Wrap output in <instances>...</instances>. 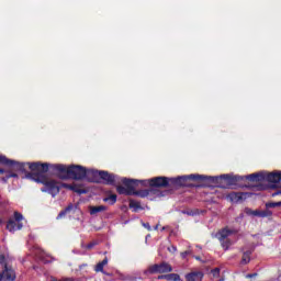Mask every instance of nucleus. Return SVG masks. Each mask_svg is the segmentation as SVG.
Returning a JSON list of instances; mask_svg holds the SVG:
<instances>
[{
    "mask_svg": "<svg viewBox=\"0 0 281 281\" xmlns=\"http://www.w3.org/2000/svg\"><path fill=\"white\" fill-rule=\"evenodd\" d=\"M207 181L217 183L220 179L207 178L205 175L191 173L176 178L159 176L148 180H139V183L145 187L149 186V188H171L172 190H179V188H207Z\"/></svg>",
    "mask_w": 281,
    "mask_h": 281,
    "instance_id": "1",
    "label": "nucleus"
},
{
    "mask_svg": "<svg viewBox=\"0 0 281 281\" xmlns=\"http://www.w3.org/2000/svg\"><path fill=\"white\" fill-rule=\"evenodd\" d=\"M25 167L29 166L31 172H27L25 169V179H30L31 181H35V183H41L44 188L41 189L42 192H47L50 194L53 199L60 194V188H63V183L58 182L55 179H49L47 177V172H52V164L48 162H24Z\"/></svg>",
    "mask_w": 281,
    "mask_h": 281,
    "instance_id": "2",
    "label": "nucleus"
},
{
    "mask_svg": "<svg viewBox=\"0 0 281 281\" xmlns=\"http://www.w3.org/2000/svg\"><path fill=\"white\" fill-rule=\"evenodd\" d=\"M211 179H220L216 182L206 181V186H214L215 188H222L223 190H227V188H232V186H236L240 183V181H250L251 183H260L266 181L265 172H255L248 176H232L229 173H224L221 176H207Z\"/></svg>",
    "mask_w": 281,
    "mask_h": 281,
    "instance_id": "3",
    "label": "nucleus"
},
{
    "mask_svg": "<svg viewBox=\"0 0 281 281\" xmlns=\"http://www.w3.org/2000/svg\"><path fill=\"white\" fill-rule=\"evenodd\" d=\"M52 173L55 175L61 181H67V179H74L75 181H82L87 177V168L80 165H61L55 164L50 166Z\"/></svg>",
    "mask_w": 281,
    "mask_h": 281,
    "instance_id": "4",
    "label": "nucleus"
},
{
    "mask_svg": "<svg viewBox=\"0 0 281 281\" xmlns=\"http://www.w3.org/2000/svg\"><path fill=\"white\" fill-rule=\"evenodd\" d=\"M0 166H4V168L10 170L4 177L1 178L3 183H8V180L10 179H19L18 172H25V162L10 159L3 155H0Z\"/></svg>",
    "mask_w": 281,
    "mask_h": 281,
    "instance_id": "5",
    "label": "nucleus"
},
{
    "mask_svg": "<svg viewBox=\"0 0 281 281\" xmlns=\"http://www.w3.org/2000/svg\"><path fill=\"white\" fill-rule=\"evenodd\" d=\"M0 281H14L16 280V272L11 266L8 265V259L4 255H0Z\"/></svg>",
    "mask_w": 281,
    "mask_h": 281,
    "instance_id": "6",
    "label": "nucleus"
},
{
    "mask_svg": "<svg viewBox=\"0 0 281 281\" xmlns=\"http://www.w3.org/2000/svg\"><path fill=\"white\" fill-rule=\"evenodd\" d=\"M121 181L125 187L117 186L116 192L119 194H125V196H133V188H137L140 183L139 180L128 178H123Z\"/></svg>",
    "mask_w": 281,
    "mask_h": 281,
    "instance_id": "7",
    "label": "nucleus"
},
{
    "mask_svg": "<svg viewBox=\"0 0 281 281\" xmlns=\"http://www.w3.org/2000/svg\"><path fill=\"white\" fill-rule=\"evenodd\" d=\"M232 234H238V231L225 227L218 231L216 234V238L220 240L224 251H227V249L232 247V239H229Z\"/></svg>",
    "mask_w": 281,
    "mask_h": 281,
    "instance_id": "8",
    "label": "nucleus"
},
{
    "mask_svg": "<svg viewBox=\"0 0 281 281\" xmlns=\"http://www.w3.org/2000/svg\"><path fill=\"white\" fill-rule=\"evenodd\" d=\"M155 273H172V266L166 261H162L160 263L149 266L144 271V276H155Z\"/></svg>",
    "mask_w": 281,
    "mask_h": 281,
    "instance_id": "9",
    "label": "nucleus"
},
{
    "mask_svg": "<svg viewBox=\"0 0 281 281\" xmlns=\"http://www.w3.org/2000/svg\"><path fill=\"white\" fill-rule=\"evenodd\" d=\"M14 220H9L7 223V229L9 232H19V229H23V214L19 212H14Z\"/></svg>",
    "mask_w": 281,
    "mask_h": 281,
    "instance_id": "10",
    "label": "nucleus"
},
{
    "mask_svg": "<svg viewBox=\"0 0 281 281\" xmlns=\"http://www.w3.org/2000/svg\"><path fill=\"white\" fill-rule=\"evenodd\" d=\"M102 171L95 169H86V177L87 181L90 183H100V175Z\"/></svg>",
    "mask_w": 281,
    "mask_h": 281,
    "instance_id": "11",
    "label": "nucleus"
},
{
    "mask_svg": "<svg viewBox=\"0 0 281 281\" xmlns=\"http://www.w3.org/2000/svg\"><path fill=\"white\" fill-rule=\"evenodd\" d=\"M105 186H115V175L110 173L109 171H101L100 183Z\"/></svg>",
    "mask_w": 281,
    "mask_h": 281,
    "instance_id": "12",
    "label": "nucleus"
},
{
    "mask_svg": "<svg viewBox=\"0 0 281 281\" xmlns=\"http://www.w3.org/2000/svg\"><path fill=\"white\" fill-rule=\"evenodd\" d=\"M61 188H65L66 190H70L71 192H76L77 194H87V190L82 189V186L80 184H69V183H61Z\"/></svg>",
    "mask_w": 281,
    "mask_h": 281,
    "instance_id": "13",
    "label": "nucleus"
},
{
    "mask_svg": "<svg viewBox=\"0 0 281 281\" xmlns=\"http://www.w3.org/2000/svg\"><path fill=\"white\" fill-rule=\"evenodd\" d=\"M136 187H133L132 196H140V199H146L149 194H157V190L155 189H144V190H135Z\"/></svg>",
    "mask_w": 281,
    "mask_h": 281,
    "instance_id": "14",
    "label": "nucleus"
},
{
    "mask_svg": "<svg viewBox=\"0 0 281 281\" xmlns=\"http://www.w3.org/2000/svg\"><path fill=\"white\" fill-rule=\"evenodd\" d=\"M266 181H268V183H280V181H281V171H274V172L266 173Z\"/></svg>",
    "mask_w": 281,
    "mask_h": 281,
    "instance_id": "15",
    "label": "nucleus"
},
{
    "mask_svg": "<svg viewBox=\"0 0 281 281\" xmlns=\"http://www.w3.org/2000/svg\"><path fill=\"white\" fill-rule=\"evenodd\" d=\"M203 272L202 271H193L188 274H186L187 281H202L203 280Z\"/></svg>",
    "mask_w": 281,
    "mask_h": 281,
    "instance_id": "16",
    "label": "nucleus"
},
{
    "mask_svg": "<svg viewBox=\"0 0 281 281\" xmlns=\"http://www.w3.org/2000/svg\"><path fill=\"white\" fill-rule=\"evenodd\" d=\"M158 280L181 281V277L177 273L160 274L158 276Z\"/></svg>",
    "mask_w": 281,
    "mask_h": 281,
    "instance_id": "17",
    "label": "nucleus"
},
{
    "mask_svg": "<svg viewBox=\"0 0 281 281\" xmlns=\"http://www.w3.org/2000/svg\"><path fill=\"white\" fill-rule=\"evenodd\" d=\"M71 212H74L72 203H70L68 206L59 212V214L57 215V221H60V218H65V216H67V214H71Z\"/></svg>",
    "mask_w": 281,
    "mask_h": 281,
    "instance_id": "18",
    "label": "nucleus"
},
{
    "mask_svg": "<svg viewBox=\"0 0 281 281\" xmlns=\"http://www.w3.org/2000/svg\"><path fill=\"white\" fill-rule=\"evenodd\" d=\"M244 196L245 193L243 192H231L228 194V198L233 203H238V201H243Z\"/></svg>",
    "mask_w": 281,
    "mask_h": 281,
    "instance_id": "19",
    "label": "nucleus"
},
{
    "mask_svg": "<svg viewBox=\"0 0 281 281\" xmlns=\"http://www.w3.org/2000/svg\"><path fill=\"white\" fill-rule=\"evenodd\" d=\"M106 265H109V259L105 257L102 261L97 263L94 271L97 273H104V267H106Z\"/></svg>",
    "mask_w": 281,
    "mask_h": 281,
    "instance_id": "20",
    "label": "nucleus"
},
{
    "mask_svg": "<svg viewBox=\"0 0 281 281\" xmlns=\"http://www.w3.org/2000/svg\"><path fill=\"white\" fill-rule=\"evenodd\" d=\"M104 203H109V205H115L117 203V194H110L103 198Z\"/></svg>",
    "mask_w": 281,
    "mask_h": 281,
    "instance_id": "21",
    "label": "nucleus"
},
{
    "mask_svg": "<svg viewBox=\"0 0 281 281\" xmlns=\"http://www.w3.org/2000/svg\"><path fill=\"white\" fill-rule=\"evenodd\" d=\"M99 212H106V206L105 205L90 206L91 216H94V214H99Z\"/></svg>",
    "mask_w": 281,
    "mask_h": 281,
    "instance_id": "22",
    "label": "nucleus"
},
{
    "mask_svg": "<svg viewBox=\"0 0 281 281\" xmlns=\"http://www.w3.org/2000/svg\"><path fill=\"white\" fill-rule=\"evenodd\" d=\"M251 262V250H247L243 254L241 265H249Z\"/></svg>",
    "mask_w": 281,
    "mask_h": 281,
    "instance_id": "23",
    "label": "nucleus"
},
{
    "mask_svg": "<svg viewBox=\"0 0 281 281\" xmlns=\"http://www.w3.org/2000/svg\"><path fill=\"white\" fill-rule=\"evenodd\" d=\"M130 207L133 212H137L138 210H142V204L135 200H130Z\"/></svg>",
    "mask_w": 281,
    "mask_h": 281,
    "instance_id": "24",
    "label": "nucleus"
},
{
    "mask_svg": "<svg viewBox=\"0 0 281 281\" xmlns=\"http://www.w3.org/2000/svg\"><path fill=\"white\" fill-rule=\"evenodd\" d=\"M267 210L273 209V207H281V201L280 202H268L266 203Z\"/></svg>",
    "mask_w": 281,
    "mask_h": 281,
    "instance_id": "25",
    "label": "nucleus"
},
{
    "mask_svg": "<svg viewBox=\"0 0 281 281\" xmlns=\"http://www.w3.org/2000/svg\"><path fill=\"white\" fill-rule=\"evenodd\" d=\"M260 218H267V216H272L273 212L266 210V211H260Z\"/></svg>",
    "mask_w": 281,
    "mask_h": 281,
    "instance_id": "26",
    "label": "nucleus"
},
{
    "mask_svg": "<svg viewBox=\"0 0 281 281\" xmlns=\"http://www.w3.org/2000/svg\"><path fill=\"white\" fill-rule=\"evenodd\" d=\"M211 276H213V278H218L221 276V268H214L211 270Z\"/></svg>",
    "mask_w": 281,
    "mask_h": 281,
    "instance_id": "27",
    "label": "nucleus"
},
{
    "mask_svg": "<svg viewBox=\"0 0 281 281\" xmlns=\"http://www.w3.org/2000/svg\"><path fill=\"white\" fill-rule=\"evenodd\" d=\"M258 192H262V190H267V186L265 184H257L254 187Z\"/></svg>",
    "mask_w": 281,
    "mask_h": 281,
    "instance_id": "28",
    "label": "nucleus"
},
{
    "mask_svg": "<svg viewBox=\"0 0 281 281\" xmlns=\"http://www.w3.org/2000/svg\"><path fill=\"white\" fill-rule=\"evenodd\" d=\"M192 254V250H186L183 252H181V258L186 259L188 258V256H190Z\"/></svg>",
    "mask_w": 281,
    "mask_h": 281,
    "instance_id": "29",
    "label": "nucleus"
},
{
    "mask_svg": "<svg viewBox=\"0 0 281 281\" xmlns=\"http://www.w3.org/2000/svg\"><path fill=\"white\" fill-rule=\"evenodd\" d=\"M143 227H145L147 232H153V228L150 227V223H143Z\"/></svg>",
    "mask_w": 281,
    "mask_h": 281,
    "instance_id": "30",
    "label": "nucleus"
},
{
    "mask_svg": "<svg viewBox=\"0 0 281 281\" xmlns=\"http://www.w3.org/2000/svg\"><path fill=\"white\" fill-rule=\"evenodd\" d=\"M94 245L95 243L92 241L86 246V249H93Z\"/></svg>",
    "mask_w": 281,
    "mask_h": 281,
    "instance_id": "31",
    "label": "nucleus"
},
{
    "mask_svg": "<svg viewBox=\"0 0 281 281\" xmlns=\"http://www.w3.org/2000/svg\"><path fill=\"white\" fill-rule=\"evenodd\" d=\"M252 216H259L260 217V211H252Z\"/></svg>",
    "mask_w": 281,
    "mask_h": 281,
    "instance_id": "32",
    "label": "nucleus"
},
{
    "mask_svg": "<svg viewBox=\"0 0 281 281\" xmlns=\"http://www.w3.org/2000/svg\"><path fill=\"white\" fill-rule=\"evenodd\" d=\"M257 273L247 274L246 278H256Z\"/></svg>",
    "mask_w": 281,
    "mask_h": 281,
    "instance_id": "33",
    "label": "nucleus"
},
{
    "mask_svg": "<svg viewBox=\"0 0 281 281\" xmlns=\"http://www.w3.org/2000/svg\"><path fill=\"white\" fill-rule=\"evenodd\" d=\"M278 194H281V191H277V192L272 193V196H278Z\"/></svg>",
    "mask_w": 281,
    "mask_h": 281,
    "instance_id": "34",
    "label": "nucleus"
},
{
    "mask_svg": "<svg viewBox=\"0 0 281 281\" xmlns=\"http://www.w3.org/2000/svg\"><path fill=\"white\" fill-rule=\"evenodd\" d=\"M5 169H0V175H4Z\"/></svg>",
    "mask_w": 281,
    "mask_h": 281,
    "instance_id": "35",
    "label": "nucleus"
},
{
    "mask_svg": "<svg viewBox=\"0 0 281 281\" xmlns=\"http://www.w3.org/2000/svg\"><path fill=\"white\" fill-rule=\"evenodd\" d=\"M83 267H87V263L79 266V269H82Z\"/></svg>",
    "mask_w": 281,
    "mask_h": 281,
    "instance_id": "36",
    "label": "nucleus"
},
{
    "mask_svg": "<svg viewBox=\"0 0 281 281\" xmlns=\"http://www.w3.org/2000/svg\"><path fill=\"white\" fill-rule=\"evenodd\" d=\"M155 231L159 229V224L154 227Z\"/></svg>",
    "mask_w": 281,
    "mask_h": 281,
    "instance_id": "37",
    "label": "nucleus"
},
{
    "mask_svg": "<svg viewBox=\"0 0 281 281\" xmlns=\"http://www.w3.org/2000/svg\"><path fill=\"white\" fill-rule=\"evenodd\" d=\"M171 250L177 251V247L172 246Z\"/></svg>",
    "mask_w": 281,
    "mask_h": 281,
    "instance_id": "38",
    "label": "nucleus"
},
{
    "mask_svg": "<svg viewBox=\"0 0 281 281\" xmlns=\"http://www.w3.org/2000/svg\"><path fill=\"white\" fill-rule=\"evenodd\" d=\"M1 225H3V220L0 218V227H1Z\"/></svg>",
    "mask_w": 281,
    "mask_h": 281,
    "instance_id": "39",
    "label": "nucleus"
},
{
    "mask_svg": "<svg viewBox=\"0 0 281 281\" xmlns=\"http://www.w3.org/2000/svg\"><path fill=\"white\" fill-rule=\"evenodd\" d=\"M195 260H201V258L200 257H195Z\"/></svg>",
    "mask_w": 281,
    "mask_h": 281,
    "instance_id": "40",
    "label": "nucleus"
},
{
    "mask_svg": "<svg viewBox=\"0 0 281 281\" xmlns=\"http://www.w3.org/2000/svg\"><path fill=\"white\" fill-rule=\"evenodd\" d=\"M169 249V251H172V250H170V248H168Z\"/></svg>",
    "mask_w": 281,
    "mask_h": 281,
    "instance_id": "41",
    "label": "nucleus"
}]
</instances>
